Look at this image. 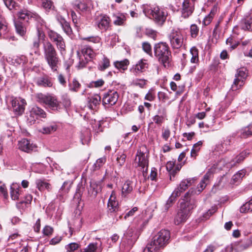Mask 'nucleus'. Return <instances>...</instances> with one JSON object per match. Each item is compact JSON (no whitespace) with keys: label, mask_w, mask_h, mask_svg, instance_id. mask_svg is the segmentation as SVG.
<instances>
[{"label":"nucleus","mask_w":252,"mask_h":252,"mask_svg":"<svg viewBox=\"0 0 252 252\" xmlns=\"http://www.w3.org/2000/svg\"><path fill=\"white\" fill-rule=\"evenodd\" d=\"M126 157V155L123 153L119 154L117 155V161L119 166H122L123 165H124V163L125 162Z\"/></svg>","instance_id":"nucleus-47"},{"label":"nucleus","mask_w":252,"mask_h":252,"mask_svg":"<svg viewBox=\"0 0 252 252\" xmlns=\"http://www.w3.org/2000/svg\"><path fill=\"white\" fill-rule=\"evenodd\" d=\"M226 44L229 46L228 50L232 51L237 48L240 44V41L237 40L234 36H231L226 39Z\"/></svg>","instance_id":"nucleus-31"},{"label":"nucleus","mask_w":252,"mask_h":252,"mask_svg":"<svg viewBox=\"0 0 252 252\" xmlns=\"http://www.w3.org/2000/svg\"><path fill=\"white\" fill-rule=\"evenodd\" d=\"M246 175V170L244 169L239 171L232 177L234 183H239Z\"/></svg>","instance_id":"nucleus-39"},{"label":"nucleus","mask_w":252,"mask_h":252,"mask_svg":"<svg viewBox=\"0 0 252 252\" xmlns=\"http://www.w3.org/2000/svg\"><path fill=\"white\" fill-rule=\"evenodd\" d=\"M119 98V94L116 91H109L104 94L102 98V104L108 107L114 105L116 103Z\"/></svg>","instance_id":"nucleus-11"},{"label":"nucleus","mask_w":252,"mask_h":252,"mask_svg":"<svg viewBox=\"0 0 252 252\" xmlns=\"http://www.w3.org/2000/svg\"><path fill=\"white\" fill-rule=\"evenodd\" d=\"M34 82L38 87L43 88H51L53 84L51 78L47 75L35 78Z\"/></svg>","instance_id":"nucleus-16"},{"label":"nucleus","mask_w":252,"mask_h":252,"mask_svg":"<svg viewBox=\"0 0 252 252\" xmlns=\"http://www.w3.org/2000/svg\"><path fill=\"white\" fill-rule=\"evenodd\" d=\"M82 53L86 60L91 61L95 57V53L93 49L89 46H85L82 49Z\"/></svg>","instance_id":"nucleus-30"},{"label":"nucleus","mask_w":252,"mask_h":252,"mask_svg":"<svg viewBox=\"0 0 252 252\" xmlns=\"http://www.w3.org/2000/svg\"><path fill=\"white\" fill-rule=\"evenodd\" d=\"M133 182L127 180L125 181L122 188V195L126 197L128 194L130 193L134 188Z\"/></svg>","instance_id":"nucleus-24"},{"label":"nucleus","mask_w":252,"mask_h":252,"mask_svg":"<svg viewBox=\"0 0 252 252\" xmlns=\"http://www.w3.org/2000/svg\"><path fill=\"white\" fill-rule=\"evenodd\" d=\"M148 64L146 60H141L133 66L131 69V71L135 75H137L139 73L144 71L148 68Z\"/></svg>","instance_id":"nucleus-21"},{"label":"nucleus","mask_w":252,"mask_h":252,"mask_svg":"<svg viewBox=\"0 0 252 252\" xmlns=\"http://www.w3.org/2000/svg\"><path fill=\"white\" fill-rule=\"evenodd\" d=\"M166 117V111L164 109H159L158 114L154 116L152 119L156 124L160 126Z\"/></svg>","instance_id":"nucleus-26"},{"label":"nucleus","mask_w":252,"mask_h":252,"mask_svg":"<svg viewBox=\"0 0 252 252\" xmlns=\"http://www.w3.org/2000/svg\"><path fill=\"white\" fill-rule=\"evenodd\" d=\"M3 2L5 6L10 10L12 9L16 4L15 2L13 0H3Z\"/></svg>","instance_id":"nucleus-58"},{"label":"nucleus","mask_w":252,"mask_h":252,"mask_svg":"<svg viewBox=\"0 0 252 252\" xmlns=\"http://www.w3.org/2000/svg\"><path fill=\"white\" fill-rule=\"evenodd\" d=\"M190 53L191 55L190 62L192 63H197L198 62V50L195 47H192L190 49Z\"/></svg>","instance_id":"nucleus-38"},{"label":"nucleus","mask_w":252,"mask_h":252,"mask_svg":"<svg viewBox=\"0 0 252 252\" xmlns=\"http://www.w3.org/2000/svg\"><path fill=\"white\" fill-rule=\"evenodd\" d=\"M143 12L159 25L163 24L168 14L166 9L164 8L158 6H150L148 5H144Z\"/></svg>","instance_id":"nucleus-2"},{"label":"nucleus","mask_w":252,"mask_h":252,"mask_svg":"<svg viewBox=\"0 0 252 252\" xmlns=\"http://www.w3.org/2000/svg\"><path fill=\"white\" fill-rule=\"evenodd\" d=\"M101 185L95 181H92L89 187L87 188L88 195L91 198H95L97 193L101 191Z\"/></svg>","instance_id":"nucleus-17"},{"label":"nucleus","mask_w":252,"mask_h":252,"mask_svg":"<svg viewBox=\"0 0 252 252\" xmlns=\"http://www.w3.org/2000/svg\"><path fill=\"white\" fill-rule=\"evenodd\" d=\"M105 162V158H101L98 159L96 161L95 163L94 164L93 167H94V170H96L99 169L103 165V164Z\"/></svg>","instance_id":"nucleus-51"},{"label":"nucleus","mask_w":252,"mask_h":252,"mask_svg":"<svg viewBox=\"0 0 252 252\" xmlns=\"http://www.w3.org/2000/svg\"><path fill=\"white\" fill-rule=\"evenodd\" d=\"M109 66V60L107 58L104 57L101 64H100L98 66V69L101 71H103L106 68H107Z\"/></svg>","instance_id":"nucleus-44"},{"label":"nucleus","mask_w":252,"mask_h":252,"mask_svg":"<svg viewBox=\"0 0 252 252\" xmlns=\"http://www.w3.org/2000/svg\"><path fill=\"white\" fill-rule=\"evenodd\" d=\"M170 135V131L168 128L163 129L162 131V137L167 141Z\"/></svg>","instance_id":"nucleus-61"},{"label":"nucleus","mask_w":252,"mask_h":252,"mask_svg":"<svg viewBox=\"0 0 252 252\" xmlns=\"http://www.w3.org/2000/svg\"><path fill=\"white\" fill-rule=\"evenodd\" d=\"M80 247V245L76 243H71L65 246V249L68 252H74L75 250H77Z\"/></svg>","instance_id":"nucleus-46"},{"label":"nucleus","mask_w":252,"mask_h":252,"mask_svg":"<svg viewBox=\"0 0 252 252\" xmlns=\"http://www.w3.org/2000/svg\"><path fill=\"white\" fill-rule=\"evenodd\" d=\"M62 27L64 31V32L68 35H70L72 32V30L71 27L68 22L63 23V25H62Z\"/></svg>","instance_id":"nucleus-56"},{"label":"nucleus","mask_w":252,"mask_h":252,"mask_svg":"<svg viewBox=\"0 0 252 252\" xmlns=\"http://www.w3.org/2000/svg\"><path fill=\"white\" fill-rule=\"evenodd\" d=\"M241 27L244 30L252 31V9L250 10L249 15L246 16L245 18L242 20Z\"/></svg>","instance_id":"nucleus-23"},{"label":"nucleus","mask_w":252,"mask_h":252,"mask_svg":"<svg viewBox=\"0 0 252 252\" xmlns=\"http://www.w3.org/2000/svg\"><path fill=\"white\" fill-rule=\"evenodd\" d=\"M42 231L44 235L49 236L53 233V228L49 225H46L44 227Z\"/></svg>","instance_id":"nucleus-57"},{"label":"nucleus","mask_w":252,"mask_h":252,"mask_svg":"<svg viewBox=\"0 0 252 252\" xmlns=\"http://www.w3.org/2000/svg\"><path fill=\"white\" fill-rule=\"evenodd\" d=\"M44 58L53 72L57 70L59 58L53 45L48 41L43 44Z\"/></svg>","instance_id":"nucleus-1"},{"label":"nucleus","mask_w":252,"mask_h":252,"mask_svg":"<svg viewBox=\"0 0 252 252\" xmlns=\"http://www.w3.org/2000/svg\"><path fill=\"white\" fill-rule=\"evenodd\" d=\"M194 0H184L181 9L182 17L187 18L192 14L194 10Z\"/></svg>","instance_id":"nucleus-13"},{"label":"nucleus","mask_w":252,"mask_h":252,"mask_svg":"<svg viewBox=\"0 0 252 252\" xmlns=\"http://www.w3.org/2000/svg\"><path fill=\"white\" fill-rule=\"evenodd\" d=\"M252 245V237L250 238L249 241L244 245H240L238 247V249L240 250H243L249 248L251 245Z\"/></svg>","instance_id":"nucleus-60"},{"label":"nucleus","mask_w":252,"mask_h":252,"mask_svg":"<svg viewBox=\"0 0 252 252\" xmlns=\"http://www.w3.org/2000/svg\"><path fill=\"white\" fill-rule=\"evenodd\" d=\"M96 24L100 30L102 32H106L110 27V19L105 15H101L98 17Z\"/></svg>","instance_id":"nucleus-15"},{"label":"nucleus","mask_w":252,"mask_h":252,"mask_svg":"<svg viewBox=\"0 0 252 252\" xmlns=\"http://www.w3.org/2000/svg\"><path fill=\"white\" fill-rule=\"evenodd\" d=\"M194 180L193 179H188L183 180L179 185L178 187L181 189V191H184L189 187L190 186Z\"/></svg>","instance_id":"nucleus-35"},{"label":"nucleus","mask_w":252,"mask_h":252,"mask_svg":"<svg viewBox=\"0 0 252 252\" xmlns=\"http://www.w3.org/2000/svg\"><path fill=\"white\" fill-rule=\"evenodd\" d=\"M240 211L242 213L252 211V199L249 202L243 204V205L241 207Z\"/></svg>","instance_id":"nucleus-41"},{"label":"nucleus","mask_w":252,"mask_h":252,"mask_svg":"<svg viewBox=\"0 0 252 252\" xmlns=\"http://www.w3.org/2000/svg\"><path fill=\"white\" fill-rule=\"evenodd\" d=\"M169 238V231L164 229L161 230L153 237L151 243L155 247V249L158 251L168 243Z\"/></svg>","instance_id":"nucleus-6"},{"label":"nucleus","mask_w":252,"mask_h":252,"mask_svg":"<svg viewBox=\"0 0 252 252\" xmlns=\"http://www.w3.org/2000/svg\"><path fill=\"white\" fill-rule=\"evenodd\" d=\"M139 233L134 227L128 228L124 234V238L128 241L135 242L139 237Z\"/></svg>","instance_id":"nucleus-22"},{"label":"nucleus","mask_w":252,"mask_h":252,"mask_svg":"<svg viewBox=\"0 0 252 252\" xmlns=\"http://www.w3.org/2000/svg\"><path fill=\"white\" fill-rule=\"evenodd\" d=\"M46 117V113L42 109L37 106H34L30 112L28 121L32 124H34L38 118H45Z\"/></svg>","instance_id":"nucleus-12"},{"label":"nucleus","mask_w":252,"mask_h":252,"mask_svg":"<svg viewBox=\"0 0 252 252\" xmlns=\"http://www.w3.org/2000/svg\"><path fill=\"white\" fill-rule=\"evenodd\" d=\"M195 207V203L194 200H184L180 203V209L175 216L174 221L177 225L184 222L189 217L190 212Z\"/></svg>","instance_id":"nucleus-3"},{"label":"nucleus","mask_w":252,"mask_h":252,"mask_svg":"<svg viewBox=\"0 0 252 252\" xmlns=\"http://www.w3.org/2000/svg\"><path fill=\"white\" fill-rule=\"evenodd\" d=\"M115 19L114 20V24L115 25L122 26L123 25L126 18L124 14H120L118 15L115 16Z\"/></svg>","instance_id":"nucleus-40"},{"label":"nucleus","mask_w":252,"mask_h":252,"mask_svg":"<svg viewBox=\"0 0 252 252\" xmlns=\"http://www.w3.org/2000/svg\"><path fill=\"white\" fill-rule=\"evenodd\" d=\"M155 95L153 94L152 91H149V92L146 94L145 96V99L152 101L154 100Z\"/></svg>","instance_id":"nucleus-64"},{"label":"nucleus","mask_w":252,"mask_h":252,"mask_svg":"<svg viewBox=\"0 0 252 252\" xmlns=\"http://www.w3.org/2000/svg\"><path fill=\"white\" fill-rule=\"evenodd\" d=\"M71 186V183L68 181H65L63 183L62 187H61L60 190L63 192V193H67Z\"/></svg>","instance_id":"nucleus-53"},{"label":"nucleus","mask_w":252,"mask_h":252,"mask_svg":"<svg viewBox=\"0 0 252 252\" xmlns=\"http://www.w3.org/2000/svg\"><path fill=\"white\" fill-rule=\"evenodd\" d=\"M143 50L148 55L152 56V47L150 44L147 42H144L142 43Z\"/></svg>","instance_id":"nucleus-50"},{"label":"nucleus","mask_w":252,"mask_h":252,"mask_svg":"<svg viewBox=\"0 0 252 252\" xmlns=\"http://www.w3.org/2000/svg\"><path fill=\"white\" fill-rule=\"evenodd\" d=\"M77 9L81 12H87L90 10V2L87 0H82L76 4Z\"/></svg>","instance_id":"nucleus-29"},{"label":"nucleus","mask_w":252,"mask_h":252,"mask_svg":"<svg viewBox=\"0 0 252 252\" xmlns=\"http://www.w3.org/2000/svg\"><path fill=\"white\" fill-rule=\"evenodd\" d=\"M199 29L196 24H192L190 27V36L192 38H196L199 33Z\"/></svg>","instance_id":"nucleus-45"},{"label":"nucleus","mask_w":252,"mask_h":252,"mask_svg":"<svg viewBox=\"0 0 252 252\" xmlns=\"http://www.w3.org/2000/svg\"><path fill=\"white\" fill-rule=\"evenodd\" d=\"M85 39L94 43H99L100 41V38L98 36L88 37Z\"/></svg>","instance_id":"nucleus-62"},{"label":"nucleus","mask_w":252,"mask_h":252,"mask_svg":"<svg viewBox=\"0 0 252 252\" xmlns=\"http://www.w3.org/2000/svg\"><path fill=\"white\" fill-rule=\"evenodd\" d=\"M129 63V61L127 59H125L121 61H116L114 62V65L118 69H122L125 70L127 69Z\"/></svg>","instance_id":"nucleus-36"},{"label":"nucleus","mask_w":252,"mask_h":252,"mask_svg":"<svg viewBox=\"0 0 252 252\" xmlns=\"http://www.w3.org/2000/svg\"><path fill=\"white\" fill-rule=\"evenodd\" d=\"M207 183L201 180L195 190V193H200L206 187Z\"/></svg>","instance_id":"nucleus-55"},{"label":"nucleus","mask_w":252,"mask_h":252,"mask_svg":"<svg viewBox=\"0 0 252 252\" xmlns=\"http://www.w3.org/2000/svg\"><path fill=\"white\" fill-rule=\"evenodd\" d=\"M7 32V28L5 20L0 15V37L2 36L5 38Z\"/></svg>","instance_id":"nucleus-37"},{"label":"nucleus","mask_w":252,"mask_h":252,"mask_svg":"<svg viewBox=\"0 0 252 252\" xmlns=\"http://www.w3.org/2000/svg\"><path fill=\"white\" fill-rule=\"evenodd\" d=\"M14 25L16 32L21 36H24L26 33V28L24 25L19 21H14Z\"/></svg>","instance_id":"nucleus-34"},{"label":"nucleus","mask_w":252,"mask_h":252,"mask_svg":"<svg viewBox=\"0 0 252 252\" xmlns=\"http://www.w3.org/2000/svg\"><path fill=\"white\" fill-rule=\"evenodd\" d=\"M101 97L97 94H94L88 98V107L91 109H95L100 104Z\"/></svg>","instance_id":"nucleus-25"},{"label":"nucleus","mask_w":252,"mask_h":252,"mask_svg":"<svg viewBox=\"0 0 252 252\" xmlns=\"http://www.w3.org/2000/svg\"><path fill=\"white\" fill-rule=\"evenodd\" d=\"M214 15V12L211 11L210 13L204 18L203 21V24L205 26L209 25L212 21Z\"/></svg>","instance_id":"nucleus-48"},{"label":"nucleus","mask_w":252,"mask_h":252,"mask_svg":"<svg viewBox=\"0 0 252 252\" xmlns=\"http://www.w3.org/2000/svg\"><path fill=\"white\" fill-rule=\"evenodd\" d=\"M107 207L108 211L110 213L116 212L119 210L118 202L116 200V194L114 191L109 198Z\"/></svg>","instance_id":"nucleus-19"},{"label":"nucleus","mask_w":252,"mask_h":252,"mask_svg":"<svg viewBox=\"0 0 252 252\" xmlns=\"http://www.w3.org/2000/svg\"><path fill=\"white\" fill-rule=\"evenodd\" d=\"M154 55L159 62L166 66L169 62L171 52L168 45L166 42H160L155 45Z\"/></svg>","instance_id":"nucleus-4"},{"label":"nucleus","mask_w":252,"mask_h":252,"mask_svg":"<svg viewBox=\"0 0 252 252\" xmlns=\"http://www.w3.org/2000/svg\"><path fill=\"white\" fill-rule=\"evenodd\" d=\"M17 15L20 20L27 22L32 19L37 20L39 17V16L36 13L31 12L27 9L21 10L18 13Z\"/></svg>","instance_id":"nucleus-18"},{"label":"nucleus","mask_w":252,"mask_h":252,"mask_svg":"<svg viewBox=\"0 0 252 252\" xmlns=\"http://www.w3.org/2000/svg\"><path fill=\"white\" fill-rule=\"evenodd\" d=\"M35 98L37 102L47 105L52 110L59 111L62 109L61 101H59L55 95L38 93L36 94Z\"/></svg>","instance_id":"nucleus-5"},{"label":"nucleus","mask_w":252,"mask_h":252,"mask_svg":"<svg viewBox=\"0 0 252 252\" xmlns=\"http://www.w3.org/2000/svg\"><path fill=\"white\" fill-rule=\"evenodd\" d=\"M70 100L67 94H63L62 96L61 105L63 104L64 107L66 108L69 107L70 105Z\"/></svg>","instance_id":"nucleus-49"},{"label":"nucleus","mask_w":252,"mask_h":252,"mask_svg":"<svg viewBox=\"0 0 252 252\" xmlns=\"http://www.w3.org/2000/svg\"><path fill=\"white\" fill-rule=\"evenodd\" d=\"M50 39L55 42L57 48L61 52L65 50V45L62 36L58 33L53 31H49L48 33Z\"/></svg>","instance_id":"nucleus-14"},{"label":"nucleus","mask_w":252,"mask_h":252,"mask_svg":"<svg viewBox=\"0 0 252 252\" xmlns=\"http://www.w3.org/2000/svg\"><path fill=\"white\" fill-rule=\"evenodd\" d=\"M42 6L46 9H51L53 6V3L51 0H43Z\"/></svg>","instance_id":"nucleus-54"},{"label":"nucleus","mask_w":252,"mask_h":252,"mask_svg":"<svg viewBox=\"0 0 252 252\" xmlns=\"http://www.w3.org/2000/svg\"><path fill=\"white\" fill-rule=\"evenodd\" d=\"M18 145L20 150L27 153L32 151L35 148V145L27 139H22L19 142Z\"/></svg>","instance_id":"nucleus-20"},{"label":"nucleus","mask_w":252,"mask_h":252,"mask_svg":"<svg viewBox=\"0 0 252 252\" xmlns=\"http://www.w3.org/2000/svg\"><path fill=\"white\" fill-rule=\"evenodd\" d=\"M167 37L173 49H179L183 44V36L179 29L171 30L168 33Z\"/></svg>","instance_id":"nucleus-7"},{"label":"nucleus","mask_w":252,"mask_h":252,"mask_svg":"<svg viewBox=\"0 0 252 252\" xmlns=\"http://www.w3.org/2000/svg\"><path fill=\"white\" fill-rule=\"evenodd\" d=\"M239 135L242 138H247L252 135V125L250 124L247 126L241 128L238 131Z\"/></svg>","instance_id":"nucleus-28"},{"label":"nucleus","mask_w":252,"mask_h":252,"mask_svg":"<svg viewBox=\"0 0 252 252\" xmlns=\"http://www.w3.org/2000/svg\"><path fill=\"white\" fill-rule=\"evenodd\" d=\"M35 184L36 188L40 191H44L45 189L49 191L51 189V185L49 183L46 182L45 180L40 179H37L35 181Z\"/></svg>","instance_id":"nucleus-27"},{"label":"nucleus","mask_w":252,"mask_h":252,"mask_svg":"<svg viewBox=\"0 0 252 252\" xmlns=\"http://www.w3.org/2000/svg\"><path fill=\"white\" fill-rule=\"evenodd\" d=\"M246 157V153H241L239 156H238L235 160H233L231 162V166L235 165V163H239L243 161Z\"/></svg>","instance_id":"nucleus-52"},{"label":"nucleus","mask_w":252,"mask_h":252,"mask_svg":"<svg viewBox=\"0 0 252 252\" xmlns=\"http://www.w3.org/2000/svg\"><path fill=\"white\" fill-rule=\"evenodd\" d=\"M12 110L17 116L21 115L25 111L27 104L26 100L22 98H14L11 101Z\"/></svg>","instance_id":"nucleus-10"},{"label":"nucleus","mask_w":252,"mask_h":252,"mask_svg":"<svg viewBox=\"0 0 252 252\" xmlns=\"http://www.w3.org/2000/svg\"><path fill=\"white\" fill-rule=\"evenodd\" d=\"M97 244L90 243L86 248L80 251V252H97Z\"/></svg>","instance_id":"nucleus-43"},{"label":"nucleus","mask_w":252,"mask_h":252,"mask_svg":"<svg viewBox=\"0 0 252 252\" xmlns=\"http://www.w3.org/2000/svg\"><path fill=\"white\" fill-rule=\"evenodd\" d=\"M146 81L144 79H140L135 80L134 83L135 85L139 86L140 88H143L146 85Z\"/></svg>","instance_id":"nucleus-63"},{"label":"nucleus","mask_w":252,"mask_h":252,"mask_svg":"<svg viewBox=\"0 0 252 252\" xmlns=\"http://www.w3.org/2000/svg\"><path fill=\"white\" fill-rule=\"evenodd\" d=\"M145 148L144 147L141 148L138 150L136 158L135 159V162L137 163V166L141 167L143 173H146L148 171V153L144 152L142 149Z\"/></svg>","instance_id":"nucleus-8"},{"label":"nucleus","mask_w":252,"mask_h":252,"mask_svg":"<svg viewBox=\"0 0 252 252\" xmlns=\"http://www.w3.org/2000/svg\"><path fill=\"white\" fill-rule=\"evenodd\" d=\"M20 187L16 184H12L10 188L11 197L13 200H17L20 195Z\"/></svg>","instance_id":"nucleus-33"},{"label":"nucleus","mask_w":252,"mask_h":252,"mask_svg":"<svg viewBox=\"0 0 252 252\" xmlns=\"http://www.w3.org/2000/svg\"><path fill=\"white\" fill-rule=\"evenodd\" d=\"M247 69L245 67L239 68L237 70V73L235 74V79L233 84L231 86L232 91H236L244 84V80L247 76Z\"/></svg>","instance_id":"nucleus-9"},{"label":"nucleus","mask_w":252,"mask_h":252,"mask_svg":"<svg viewBox=\"0 0 252 252\" xmlns=\"http://www.w3.org/2000/svg\"><path fill=\"white\" fill-rule=\"evenodd\" d=\"M57 126L55 124H52L43 126L39 131L44 134H50L56 131Z\"/></svg>","instance_id":"nucleus-32"},{"label":"nucleus","mask_w":252,"mask_h":252,"mask_svg":"<svg viewBox=\"0 0 252 252\" xmlns=\"http://www.w3.org/2000/svg\"><path fill=\"white\" fill-rule=\"evenodd\" d=\"M80 87L81 84L76 79H74L72 83L69 85V90L74 92H78Z\"/></svg>","instance_id":"nucleus-42"},{"label":"nucleus","mask_w":252,"mask_h":252,"mask_svg":"<svg viewBox=\"0 0 252 252\" xmlns=\"http://www.w3.org/2000/svg\"><path fill=\"white\" fill-rule=\"evenodd\" d=\"M157 249H155V247L150 243L147 245L143 252H157Z\"/></svg>","instance_id":"nucleus-59"}]
</instances>
